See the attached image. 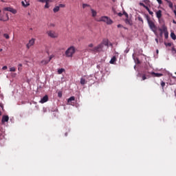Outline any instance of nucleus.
Segmentation results:
<instances>
[{
	"label": "nucleus",
	"mask_w": 176,
	"mask_h": 176,
	"mask_svg": "<svg viewBox=\"0 0 176 176\" xmlns=\"http://www.w3.org/2000/svg\"><path fill=\"white\" fill-rule=\"evenodd\" d=\"M75 52H76L75 47L71 46L65 51V54L67 58H72L75 54Z\"/></svg>",
	"instance_id": "nucleus-1"
},
{
	"label": "nucleus",
	"mask_w": 176,
	"mask_h": 176,
	"mask_svg": "<svg viewBox=\"0 0 176 176\" xmlns=\"http://www.w3.org/2000/svg\"><path fill=\"white\" fill-rule=\"evenodd\" d=\"M147 21H148V26L150 27V29L151 30V31H153V32H154V34H156V32L157 31V27L156 26V25H155V23H153V21H152L151 20L149 19L148 16H147Z\"/></svg>",
	"instance_id": "nucleus-2"
},
{
	"label": "nucleus",
	"mask_w": 176,
	"mask_h": 176,
	"mask_svg": "<svg viewBox=\"0 0 176 176\" xmlns=\"http://www.w3.org/2000/svg\"><path fill=\"white\" fill-rule=\"evenodd\" d=\"M98 21H102L103 23H106L108 25H111V24L113 23V21L107 16H101Z\"/></svg>",
	"instance_id": "nucleus-3"
},
{
	"label": "nucleus",
	"mask_w": 176,
	"mask_h": 176,
	"mask_svg": "<svg viewBox=\"0 0 176 176\" xmlns=\"http://www.w3.org/2000/svg\"><path fill=\"white\" fill-rule=\"evenodd\" d=\"M104 48V45L102 43L99 44L96 47H94L93 49H89V52H94V53H97L98 52H101Z\"/></svg>",
	"instance_id": "nucleus-4"
},
{
	"label": "nucleus",
	"mask_w": 176,
	"mask_h": 176,
	"mask_svg": "<svg viewBox=\"0 0 176 176\" xmlns=\"http://www.w3.org/2000/svg\"><path fill=\"white\" fill-rule=\"evenodd\" d=\"M47 34L50 38H58V34L53 30H49L48 32H47Z\"/></svg>",
	"instance_id": "nucleus-5"
},
{
	"label": "nucleus",
	"mask_w": 176,
	"mask_h": 176,
	"mask_svg": "<svg viewBox=\"0 0 176 176\" xmlns=\"http://www.w3.org/2000/svg\"><path fill=\"white\" fill-rule=\"evenodd\" d=\"M35 43V39L32 38L29 41L28 43L26 45L27 49H30L31 46H34V44Z\"/></svg>",
	"instance_id": "nucleus-6"
},
{
	"label": "nucleus",
	"mask_w": 176,
	"mask_h": 176,
	"mask_svg": "<svg viewBox=\"0 0 176 176\" xmlns=\"http://www.w3.org/2000/svg\"><path fill=\"white\" fill-rule=\"evenodd\" d=\"M4 10H6L7 12H10L13 14H16V13H17L16 10L10 7L6 8Z\"/></svg>",
	"instance_id": "nucleus-7"
},
{
	"label": "nucleus",
	"mask_w": 176,
	"mask_h": 176,
	"mask_svg": "<svg viewBox=\"0 0 176 176\" xmlns=\"http://www.w3.org/2000/svg\"><path fill=\"white\" fill-rule=\"evenodd\" d=\"M49 101V96L45 95L41 100H40L41 104H45V102H47Z\"/></svg>",
	"instance_id": "nucleus-8"
},
{
	"label": "nucleus",
	"mask_w": 176,
	"mask_h": 176,
	"mask_svg": "<svg viewBox=\"0 0 176 176\" xmlns=\"http://www.w3.org/2000/svg\"><path fill=\"white\" fill-rule=\"evenodd\" d=\"M6 122H9V116H3L1 122L3 124Z\"/></svg>",
	"instance_id": "nucleus-9"
},
{
	"label": "nucleus",
	"mask_w": 176,
	"mask_h": 176,
	"mask_svg": "<svg viewBox=\"0 0 176 176\" xmlns=\"http://www.w3.org/2000/svg\"><path fill=\"white\" fill-rule=\"evenodd\" d=\"M21 4L23 8H28V6H30V1L25 0L23 1H21Z\"/></svg>",
	"instance_id": "nucleus-10"
},
{
	"label": "nucleus",
	"mask_w": 176,
	"mask_h": 176,
	"mask_svg": "<svg viewBox=\"0 0 176 176\" xmlns=\"http://www.w3.org/2000/svg\"><path fill=\"white\" fill-rule=\"evenodd\" d=\"M163 32H164L165 39L168 38V32H167V28L163 27Z\"/></svg>",
	"instance_id": "nucleus-11"
},
{
	"label": "nucleus",
	"mask_w": 176,
	"mask_h": 176,
	"mask_svg": "<svg viewBox=\"0 0 176 176\" xmlns=\"http://www.w3.org/2000/svg\"><path fill=\"white\" fill-rule=\"evenodd\" d=\"M151 75H153V76H155L156 78H160V76H163V74H160V73H155V72H151Z\"/></svg>",
	"instance_id": "nucleus-12"
},
{
	"label": "nucleus",
	"mask_w": 176,
	"mask_h": 176,
	"mask_svg": "<svg viewBox=\"0 0 176 176\" xmlns=\"http://www.w3.org/2000/svg\"><path fill=\"white\" fill-rule=\"evenodd\" d=\"M49 63H50V60L48 59H45L41 61V64H42V65H47V64H49Z\"/></svg>",
	"instance_id": "nucleus-13"
},
{
	"label": "nucleus",
	"mask_w": 176,
	"mask_h": 176,
	"mask_svg": "<svg viewBox=\"0 0 176 176\" xmlns=\"http://www.w3.org/2000/svg\"><path fill=\"white\" fill-rule=\"evenodd\" d=\"M102 43V45H104V46H107V47H109V41H108V39H104Z\"/></svg>",
	"instance_id": "nucleus-14"
},
{
	"label": "nucleus",
	"mask_w": 176,
	"mask_h": 176,
	"mask_svg": "<svg viewBox=\"0 0 176 176\" xmlns=\"http://www.w3.org/2000/svg\"><path fill=\"white\" fill-rule=\"evenodd\" d=\"M156 17H157V19H162V10H159L156 12Z\"/></svg>",
	"instance_id": "nucleus-15"
},
{
	"label": "nucleus",
	"mask_w": 176,
	"mask_h": 176,
	"mask_svg": "<svg viewBox=\"0 0 176 176\" xmlns=\"http://www.w3.org/2000/svg\"><path fill=\"white\" fill-rule=\"evenodd\" d=\"M91 14H92V17H96V16H97V11L93 10V8H91Z\"/></svg>",
	"instance_id": "nucleus-16"
},
{
	"label": "nucleus",
	"mask_w": 176,
	"mask_h": 176,
	"mask_svg": "<svg viewBox=\"0 0 176 176\" xmlns=\"http://www.w3.org/2000/svg\"><path fill=\"white\" fill-rule=\"evenodd\" d=\"M116 61V56H113L111 59V60L109 61L110 64H115Z\"/></svg>",
	"instance_id": "nucleus-17"
},
{
	"label": "nucleus",
	"mask_w": 176,
	"mask_h": 176,
	"mask_svg": "<svg viewBox=\"0 0 176 176\" xmlns=\"http://www.w3.org/2000/svg\"><path fill=\"white\" fill-rule=\"evenodd\" d=\"M60 11V7L58 6H55V8L53 9L54 13H57V12Z\"/></svg>",
	"instance_id": "nucleus-18"
},
{
	"label": "nucleus",
	"mask_w": 176,
	"mask_h": 176,
	"mask_svg": "<svg viewBox=\"0 0 176 176\" xmlns=\"http://www.w3.org/2000/svg\"><path fill=\"white\" fill-rule=\"evenodd\" d=\"M45 2V8L49 9V8H50V6H49V2H50V0H47Z\"/></svg>",
	"instance_id": "nucleus-19"
},
{
	"label": "nucleus",
	"mask_w": 176,
	"mask_h": 176,
	"mask_svg": "<svg viewBox=\"0 0 176 176\" xmlns=\"http://www.w3.org/2000/svg\"><path fill=\"white\" fill-rule=\"evenodd\" d=\"M72 101H75V96H72L67 100L68 104H70Z\"/></svg>",
	"instance_id": "nucleus-20"
},
{
	"label": "nucleus",
	"mask_w": 176,
	"mask_h": 176,
	"mask_svg": "<svg viewBox=\"0 0 176 176\" xmlns=\"http://www.w3.org/2000/svg\"><path fill=\"white\" fill-rule=\"evenodd\" d=\"M6 17H7V19H4L2 16H0V21H7V20H9V16H8V14H6Z\"/></svg>",
	"instance_id": "nucleus-21"
},
{
	"label": "nucleus",
	"mask_w": 176,
	"mask_h": 176,
	"mask_svg": "<svg viewBox=\"0 0 176 176\" xmlns=\"http://www.w3.org/2000/svg\"><path fill=\"white\" fill-rule=\"evenodd\" d=\"M23 64H21V63H19V65H18V71H19V72H21V71H22V69H23Z\"/></svg>",
	"instance_id": "nucleus-22"
},
{
	"label": "nucleus",
	"mask_w": 176,
	"mask_h": 176,
	"mask_svg": "<svg viewBox=\"0 0 176 176\" xmlns=\"http://www.w3.org/2000/svg\"><path fill=\"white\" fill-rule=\"evenodd\" d=\"M80 85H86V79L81 78H80Z\"/></svg>",
	"instance_id": "nucleus-23"
},
{
	"label": "nucleus",
	"mask_w": 176,
	"mask_h": 176,
	"mask_svg": "<svg viewBox=\"0 0 176 176\" xmlns=\"http://www.w3.org/2000/svg\"><path fill=\"white\" fill-rule=\"evenodd\" d=\"M170 38H172L173 39V41H175L176 39V35L174 32H171L170 33Z\"/></svg>",
	"instance_id": "nucleus-24"
},
{
	"label": "nucleus",
	"mask_w": 176,
	"mask_h": 176,
	"mask_svg": "<svg viewBox=\"0 0 176 176\" xmlns=\"http://www.w3.org/2000/svg\"><path fill=\"white\" fill-rule=\"evenodd\" d=\"M64 71H65V69H63V68L58 69V74L59 75H61V74H63V72H64Z\"/></svg>",
	"instance_id": "nucleus-25"
},
{
	"label": "nucleus",
	"mask_w": 176,
	"mask_h": 176,
	"mask_svg": "<svg viewBox=\"0 0 176 176\" xmlns=\"http://www.w3.org/2000/svg\"><path fill=\"white\" fill-rule=\"evenodd\" d=\"M85 8H91V6L87 3H83L82 8L85 9Z\"/></svg>",
	"instance_id": "nucleus-26"
},
{
	"label": "nucleus",
	"mask_w": 176,
	"mask_h": 176,
	"mask_svg": "<svg viewBox=\"0 0 176 176\" xmlns=\"http://www.w3.org/2000/svg\"><path fill=\"white\" fill-rule=\"evenodd\" d=\"M10 72H16V67H10Z\"/></svg>",
	"instance_id": "nucleus-27"
},
{
	"label": "nucleus",
	"mask_w": 176,
	"mask_h": 176,
	"mask_svg": "<svg viewBox=\"0 0 176 176\" xmlns=\"http://www.w3.org/2000/svg\"><path fill=\"white\" fill-rule=\"evenodd\" d=\"M146 76H148V78H149V76H148L146 74H143L142 76V80H146V79H147Z\"/></svg>",
	"instance_id": "nucleus-28"
},
{
	"label": "nucleus",
	"mask_w": 176,
	"mask_h": 176,
	"mask_svg": "<svg viewBox=\"0 0 176 176\" xmlns=\"http://www.w3.org/2000/svg\"><path fill=\"white\" fill-rule=\"evenodd\" d=\"M167 3L169 5V8H170V9H173V2L170 1H167Z\"/></svg>",
	"instance_id": "nucleus-29"
},
{
	"label": "nucleus",
	"mask_w": 176,
	"mask_h": 176,
	"mask_svg": "<svg viewBox=\"0 0 176 176\" xmlns=\"http://www.w3.org/2000/svg\"><path fill=\"white\" fill-rule=\"evenodd\" d=\"M143 2H144L146 5H149V3H151V1L149 0H144Z\"/></svg>",
	"instance_id": "nucleus-30"
},
{
	"label": "nucleus",
	"mask_w": 176,
	"mask_h": 176,
	"mask_svg": "<svg viewBox=\"0 0 176 176\" xmlns=\"http://www.w3.org/2000/svg\"><path fill=\"white\" fill-rule=\"evenodd\" d=\"M161 86H162V89H164V86H166V82H164V81H162Z\"/></svg>",
	"instance_id": "nucleus-31"
},
{
	"label": "nucleus",
	"mask_w": 176,
	"mask_h": 176,
	"mask_svg": "<svg viewBox=\"0 0 176 176\" xmlns=\"http://www.w3.org/2000/svg\"><path fill=\"white\" fill-rule=\"evenodd\" d=\"M125 23H126V24H129V25H131V22L130 21V20H129V19H126V20H125Z\"/></svg>",
	"instance_id": "nucleus-32"
},
{
	"label": "nucleus",
	"mask_w": 176,
	"mask_h": 176,
	"mask_svg": "<svg viewBox=\"0 0 176 176\" xmlns=\"http://www.w3.org/2000/svg\"><path fill=\"white\" fill-rule=\"evenodd\" d=\"M3 36H4V38H6V39H9V38H10L9 34H4Z\"/></svg>",
	"instance_id": "nucleus-33"
},
{
	"label": "nucleus",
	"mask_w": 176,
	"mask_h": 176,
	"mask_svg": "<svg viewBox=\"0 0 176 176\" xmlns=\"http://www.w3.org/2000/svg\"><path fill=\"white\" fill-rule=\"evenodd\" d=\"M172 53H173V54H176V50H175V48L174 47H172Z\"/></svg>",
	"instance_id": "nucleus-34"
},
{
	"label": "nucleus",
	"mask_w": 176,
	"mask_h": 176,
	"mask_svg": "<svg viewBox=\"0 0 176 176\" xmlns=\"http://www.w3.org/2000/svg\"><path fill=\"white\" fill-rule=\"evenodd\" d=\"M160 36H163V32H164V31H163V28H162V29H160Z\"/></svg>",
	"instance_id": "nucleus-35"
},
{
	"label": "nucleus",
	"mask_w": 176,
	"mask_h": 176,
	"mask_svg": "<svg viewBox=\"0 0 176 176\" xmlns=\"http://www.w3.org/2000/svg\"><path fill=\"white\" fill-rule=\"evenodd\" d=\"M123 14H124V16L126 17V19H129V14H127V12L124 11Z\"/></svg>",
	"instance_id": "nucleus-36"
},
{
	"label": "nucleus",
	"mask_w": 176,
	"mask_h": 176,
	"mask_svg": "<svg viewBox=\"0 0 176 176\" xmlns=\"http://www.w3.org/2000/svg\"><path fill=\"white\" fill-rule=\"evenodd\" d=\"M139 21H141L142 23H144V19H142V17L138 16Z\"/></svg>",
	"instance_id": "nucleus-37"
},
{
	"label": "nucleus",
	"mask_w": 176,
	"mask_h": 176,
	"mask_svg": "<svg viewBox=\"0 0 176 176\" xmlns=\"http://www.w3.org/2000/svg\"><path fill=\"white\" fill-rule=\"evenodd\" d=\"M58 97H59L60 98H61V97H63V94L61 92H58Z\"/></svg>",
	"instance_id": "nucleus-38"
},
{
	"label": "nucleus",
	"mask_w": 176,
	"mask_h": 176,
	"mask_svg": "<svg viewBox=\"0 0 176 176\" xmlns=\"http://www.w3.org/2000/svg\"><path fill=\"white\" fill-rule=\"evenodd\" d=\"M59 7V9L60 8H65V4H59V6H58Z\"/></svg>",
	"instance_id": "nucleus-39"
},
{
	"label": "nucleus",
	"mask_w": 176,
	"mask_h": 176,
	"mask_svg": "<svg viewBox=\"0 0 176 176\" xmlns=\"http://www.w3.org/2000/svg\"><path fill=\"white\" fill-rule=\"evenodd\" d=\"M165 45H166V46H168V47H170L171 46V43H165Z\"/></svg>",
	"instance_id": "nucleus-40"
},
{
	"label": "nucleus",
	"mask_w": 176,
	"mask_h": 176,
	"mask_svg": "<svg viewBox=\"0 0 176 176\" xmlns=\"http://www.w3.org/2000/svg\"><path fill=\"white\" fill-rule=\"evenodd\" d=\"M144 8H145V9L147 10V12H149V10H151L149 9V8L148 6H145Z\"/></svg>",
	"instance_id": "nucleus-41"
},
{
	"label": "nucleus",
	"mask_w": 176,
	"mask_h": 176,
	"mask_svg": "<svg viewBox=\"0 0 176 176\" xmlns=\"http://www.w3.org/2000/svg\"><path fill=\"white\" fill-rule=\"evenodd\" d=\"M148 12L149 14H151V16H153V12L151 11V10H148Z\"/></svg>",
	"instance_id": "nucleus-42"
},
{
	"label": "nucleus",
	"mask_w": 176,
	"mask_h": 176,
	"mask_svg": "<svg viewBox=\"0 0 176 176\" xmlns=\"http://www.w3.org/2000/svg\"><path fill=\"white\" fill-rule=\"evenodd\" d=\"M54 57V55H51L48 60H50V61L52 60V58H53Z\"/></svg>",
	"instance_id": "nucleus-43"
},
{
	"label": "nucleus",
	"mask_w": 176,
	"mask_h": 176,
	"mask_svg": "<svg viewBox=\"0 0 176 176\" xmlns=\"http://www.w3.org/2000/svg\"><path fill=\"white\" fill-rule=\"evenodd\" d=\"M157 1L158 2V3L160 5H162V3H163V2L162 1V0H157Z\"/></svg>",
	"instance_id": "nucleus-44"
},
{
	"label": "nucleus",
	"mask_w": 176,
	"mask_h": 176,
	"mask_svg": "<svg viewBox=\"0 0 176 176\" xmlns=\"http://www.w3.org/2000/svg\"><path fill=\"white\" fill-rule=\"evenodd\" d=\"M139 5L140 6H143V8H144V6H145V4H144V3H140Z\"/></svg>",
	"instance_id": "nucleus-45"
},
{
	"label": "nucleus",
	"mask_w": 176,
	"mask_h": 176,
	"mask_svg": "<svg viewBox=\"0 0 176 176\" xmlns=\"http://www.w3.org/2000/svg\"><path fill=\"white\" fill-rule=\"evenodd\" d=\"M2 69L5 70V69H8V66H3L2 67Z\"/></svg>",
	"instance_id": "nucleus-46"
},
{
	"label": "nucleus",
	"mask_w": 176,
	"mask_h": 176,
	"mask_svg": "<svg viewBox=\"0 0 176 176\" xmlns=\"http://www.w3.org/2000/svg\"><path fill=\"white\" fill-rule=\"evenodd\" d=\"M118 15L120 16V17H122V16H123V14H122V12H119L118 14Z\"/></svg>",
	"instance_id": "nucleus-47"
},
{
	"label": "nucleus",
	"mask_w": 176,
	"mask_h": 176,
	"mask_svg": "<svg viewBox=\"0 0 176 176\" xmlns=\"http://www.w3.org/2000/svg\"><path fill=\"white\" fill-rule=\"evenodd\" d=\"M47 0H38V2H42L43 3H45V1Z\"/></svg>",
	"instance_id": "nucleus-48"
},
{
	"label": "nucleus",
	"mask_w": 176,
	"mask_h": 176,
	"mask_svg": "<svg viewBox=\"0 0 176 176\" xmlns=\"http://www.w3.org/2000/svg\"><path fill=\"white\" fill-rule=\"evenodd\" d=\"M88 46H89V47H93L94 45H93V43H91Z\"/></svg>",
	"instance_id": "nucleus-49"
},
{
	"label": "nucleus",
	"mask_w": 176,
	"mask_h": 176,
	"mask_svg": "<svg viewBox=\"0 0 176 176\" xmlns=\"http://www.w3.org/2000/svg\"><path fill=\"white\" fill-rule=\"evenodd\" d=\"M0 107H1V108H2V109H3V104H0Z\"/></svg>",
	"instance_id": "nucleus-50"
},
{
	"label": "nucleus",
	"mask_w": 176,
	"mask_h": 176,
	"mask_svg": "<svg viewBox=\"0 0 176 176\" xmlns=\"http://www.w3.org/2000/svg\"><path fill=\"white\" fill-rule=\"evenodd\" d=\"M122 27V25L119 24L118 25V28H120Z\"/></svg>",
	"instance_id": "nucleus-51"
},
{
	"label": "nucleus",
	"mask_w": 176,
	"mask_h": 176,
	"mask_svg": "<svg viewBox=\"0 0 176 176\" xmlns=\"http://www.w3.org/2000/svg\"><path fill=\"white\" fill-rule=\"evenodd\" d=\"M109 46H111V47H112V46H113V45L111 43H109Z\"/></svg>",
	"instance_id": "nucleus-52"
},
{
	"label": "nucleus",
	"mask_w": 176,
	"mask_h": 176,
	"mask_svg": "<svg viewBox=\"0 0 176 176\" xmlns=\"http://www.w3.org/2000/svg\"><path fill=\"white\" fill-rule=\"evenodd\" d=\"M155 41L157 42V43H159V40L157 38H155Z\"/></svg>",
	"instance_id": "nucleus-53"
},
{
	"label": "nucleus",
	"mask_w": 176,
	"mask_h": 176,
	"mask_svg": "<svg viewBox=\"0 0 176 176\" xmlns=\"http://www.w3.org/2000/svg\"><path fill=\"white\" fill-rule=\"evenodd\" d=\"M173 24H176L175 20H173Z\"/></svg>",
	"instance_id": "nucleus-54"
},
{
	"label": "nucleus",
	"mask_w": 176,
	"mask_h": 176,
	"mask_svg": "<svg viewBox=\"0 0 176 176\" xmlns=\"http://www.w3.org/2000/svg\"><path fill=\"white\" fill-rule=\"evenodd\" d=\"M172 78L175 79L176 80V77L175 76H173Z\"/></svg>",
	"instance_id": "nucleus-55"
},
{
	"label": "nucleus",
	"mask_w": 176,
	"mask_h": 176,
	"mask_svg": "<svg viewBox=\"0 0 176 176\" xmlns=\"http://www.w3.org/2000/svg\"><path fill=\"white\" fill-rule=\"evenodd\" d=\"M156 53H157V54H159V50H156Z\"/></svg>",
	"instance_id": "nucleus-56"
},
{
	"label": "nucleus",
	"mask_w": 176,
	"mask_h": 176,
	"mask_svg": "<svg viewBox=\"0 0 176 176\" xmlns=\"http://www.w3.org/2000/svg\"><path fill=\"white\" fill-rule=\"evenodd\" d=\"M65 137H67V135H68V133H65Z\"/></svg>",
	"instance_id": "nucleus-57"
},
{
	"label": "nucleus",
	"mask_w": 176,
	"mask_h": 176,
	"mask_svg": "<svg viewBox=\"0 0 176 176\" xmlns=\"http://www.w3.org/2000/svg\"><path fill=\"white\" fill-rule=\"evenodd\" d=\"M13 75H14L13 76H16V74H13Z\"/></svg>",
	"instance_id": "nucleus-58"
},
{
	"label": "nucleus",
	"mask_w": 176,
	"mask_h": 176,
	"mask_svg": "<svg viewBox=\"0 0 176 176\" xmlns=\"http://www.w3.org/2000/svg\"><path fill=\"white\" fill-rule=\"evenodd\" d=\"M1 115H2V112L0 111V116H1Z\"/></svg>",
	"instance_id": "nucleus-59"
},
{
	"label": "nucleus",
	"mask_w": 176,
	"mask_h": 176,
	"mask_svg": "<svg viewBox=\"0 0 176 176\" xmlns=\"http://www.w3.org/2000/svg\"><path fill=\"white\" fill-rule=\"evenodd\" d=\"M0 52H2V49H0Z\"/></svg>",
	"instance_id": "nucleus-60"
},
{
	"label": "nucleus",
	"mask_w": 176,
	"mask_h": 176,
	"mask_svg": "<svg viewBox=\"0 0 176 176\" xmlns=\"http://www.w3.org/2000/svg\"><path fill=\"white\" fill-rule=\"evenodd\" d=\"M1 2H3V0H1Z\"/></svg>",
	"instance_id": "nucleus-61"
},
{
	"label": "nucleus",
	"mask_w": 176,
	"mask_h": 176,
	"mask_svg": "<svg viewBox=\"0 0 176 176\" xmlns=\"http://www.w3.org/2000/svg\"><path fill=\"white\" fill-rule=\"evenodd\" d=\"M113 1V2H115V0H112Z\"/></svg>",
	"instance_id": "nucleus-62"
},
{
	"label": "nucleus",
	"mask_w": 176,
	"mask_h": 176,
	"mask_svg": "<svg viewBox=\"0 0 176 176\" xmlns=\"http://www.w3.org/2000/svg\"><path fill=\"white\" fill-rule=\"evenodd\" d=\"M170 85H174V83H171Z\"/></svg>",
	"instance_id": "nucleus-63"
},
{
	"label": "nucleus",
	"mask_w": 176,
	"mask_h": 176,
	"mask_svg": "<svg viewBox=\"0 0 176 176\" xmlns=\"http://www.w3.org/2000/svg\"><path fill=\"white\" fill-rule=\"evenodd\" d=\"M166 2H167V1H168V0H165Z\"/></svg>",
	"instance_id": "nucleus-64"
}]
</instances>
